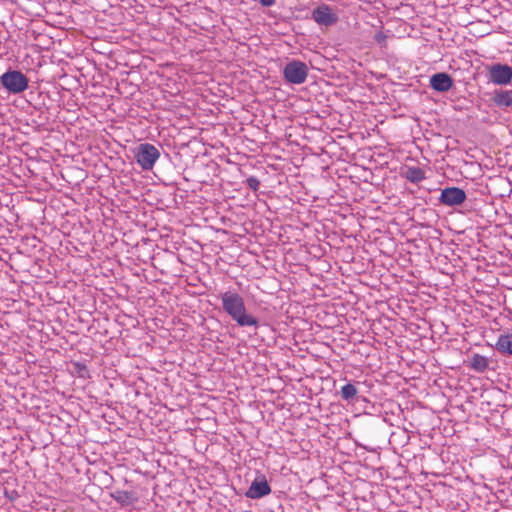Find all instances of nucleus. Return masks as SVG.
<instances>
[{
	"label": "nucleus",
	"mask_w": 512,
	"mask_h": 512,
	"mask_svg": "<svg viewBox=\"0 0 512 512\" xmlns=\"http://www.w3.org/2000/svg\"><path fill=\"white\" fill-rule=\"evenodd\" d=\"M219 297L223 311L231 317L238 326H258V319L247 312L244 298L237 291L228 290L221 293Z\"/></svg>",
	"instance_id": "f257e3e1"
},
{
	"label": "nucleus",
	"mask_w": 512,
	"mask_h": 512,
	"mask_svg": "<svg viewBox=\"0 0 512 512\" xmlns=\"http://www.w3.org/2000/svg\"><path fill=\"white\" fill-rule=\"evenodd\" d=\"M0 83L10 94H20L28 88L29 80L21 71L9 69L0 77Z\"/></svg>",
	"instance_id": "f03ea898"
},
{
	"label": "nucleus",
	"mask_w": 512,
	"mask_h": 512,
	"mask_svg": "<svg viewBox=\"0 0 512 512\" xmlns=\"http://www.w3.org/2000/svg\"><path fill=\"white\" fill-rule=\"evenodd\" d=\"M284 79L291 84H302L308 76V66L299 60L288 62L283 68Z\"/></svg>",
	"instance_id": "7ed1b4c3"
},
{
	"label": "nucleus",
	"mask_w": 512,
	"mask_h": 512,
	"mask_svg": "<svg viewBox=\"0 0 512 512\" xmlns=\"http://www.w3.org/2000/svg\"><path fill=\"white\" fill-rule=\"evenodd\" d=\"M159 157V150L150 143H142L136 149L135 158L143 170H151Z\"/></svg>",
	"instance_id": "20e7f679"
},
{
	"label": "nucleus",
	"mask_w": 512,
	"mask_h": 512,
	"mask_svg": "<svg viewBox=\"0 0 512 512\" xmlns=\"http://www.w3.org/2000/svg\"><path fill=\"white\" fill-rule=\"evenodd\" d=\"M488 78L495 85H508L512 81V67L507 64L495 63L488 68Z\"/></svg>",
	"instance_id": "39448f33"
},
{
	"label": "nucleus",
	"mask_w": 512,
	"mask_h": 512,
	"mask_svg": "<svg viewBox=\"0 0 512 512\" xmlns=\"http://www.w3.org/2000/svg\"><path fill=\"white\" fill-rule=\"evenodd\" d=\"M467 198L465 191L458 187H447L441 191L440 203L448 207L461 205Z\"/></svg>",
	"instance_id": "423d86ee"
},
{
	"label": "nucleus",
	"mask_w": 512,
	"mask_h": 512,
	"mask_svg": "<svg viewBox=\"0 0 512 512\" xmlns=\"http://www.w3.org/2000/svg\"><path fill=\"white\" fill-rule=\"evenodd\" d=\"M312 18L317 24L324 26H331L338 21L337 14L328 4L324 3L313 10Z\"/></svg>",
	"instance_id": "0eeeda50"
},
{
	"label": "nucleus",
	"mask_w": 512,
	"mask_h": 512,
	"mask_svg": "<svg viewBox=\"0 0 512 512\" xmlns=\"http://www.w3.org/2000/svg\"><path fill=\"white\" fill-rule=\"evenodd\" d=\"M271 493V487L264 475H258L251 483L245 496L250 499H259Z\"/></svg>",
	"instance_id": "6e6552de"
},
{
	"label": "nucleus",
	"mask_w": 512,
	"mask_h": 512,
	"mask_svg": "<svg viewBox=\"0 0 512 512\" xmlns=\"http://www.w3.org/2000/svg\"><path fill=\"white\" fill-rule=\"evenodd\" d=\"M453 83V78L445 72L436 73L430 77V87L437 92L449 91Z\"/></svg>",
	"instance_id": "1a4fd4ad"
},
{
	"label": "nucleus",
	"mask_w": 512,
	"mask_h": 512,
	"mask_svg": "<svg viewBox=\"0 0 512 512\" xmlns=\"http://www.w3.org/2000/svg\"><path fill=\"white\" fill-rule=\"evenodd\" d=\"M495 349L502 355H512V329L498 336Z\"/></svg>",
	"instance_id": "9d476101"
},
{
	"label": "nucleus",
	"mask_w": 512,
	"mask_h": 512,
	"mask_svg": "<svg viewBox=\"0 0 512 512\" xmlns=\"http://www.w3.org/2000/svg\"><path fill=\"white\" fill-rule=\"evenodd\" d=\"M111 497L122 506L131 505L137 501L135 493L124 490H116Z\"/></svg>",
	"instance_id": "9b49d317"
},
{
	"label": "nucleus",
	"mask_w": 512,
	"mask_h": 512,
	"mask_svg": "<svg viewBox=\"0 0 512 512\" xmlns=\"http://www.w3.org/2000/svg\"><path fill=\"white\" fill-rule=\"evenodd\" d=\"M469 367L478 373H483L489 367V360L487 357L475 353L470 358Z\"/></svg>",
	"instance_id": "f8f14e48"
},
{
	"label": "nucleus",
	"mask_w": 512,
	"mask_h": 512,
	"mask_svg": "<svg viewBox=\"0 0 512 512\" xmlns=\"http://www.w3.org/2000/svg\"><path fill=\"white\" fill-rule=\"evenodd\" d=\"M493 101L499 107H512V90L496 91L493 97Z\"/></svg>",
	"instance_id": "ddd939ff"
},
{
	"label": "nucleus",
	"mask_w": 512,
	"mask_h": 512,
	"mask_svg": "<svg viewBox=\"0 0 512 512\" xmlns=\"http://www.w3.org/2000/svg\"><path fill=\"white\" fill-rule=\"evenodd\" d=\"M358 389L355 384L347 383L341 387V399L347 403H354L357 401Z\"/></svg>",
	"instance_id": "4468645a"
},
{
	"label": "nucleus",
	"mask_w": 512,
	"mask_h": 512,
	"mask_svg": "<svg viewBox=\"0 0 512 512\" xmlns=\"http://www.w3.org/2000/svg\"><path fill=\"white\" fill-rule=\"evenodd\" d=\"M403 175L412 183H419L425 178L424 171L419 167H407Z\"/></svg>",
	"instance_id": "2eb2a0df"
},
{
	"label": "nucleus",
	"mask_w": 512,
	"mask_h": 512,
	"mask_svg": "<svg viewBox=\"0 0 512 512\" xmlns=\"http://www.w3.org/2000/svg\"><path fill=\"white\" fill-rule=\"evenodd\" d=\"M246 184L254 192H256L260 187V181L255 176L247 178Z\"/></svg>",
	"instance_id": "dca6fc26"
},
{
	"label": "nucleus",
	"mask_w": 512,
	"mask_h": 512,
	"mask_svg": "<svg viewBox=\"0 0 512 512\" xmlns=\"http://www.w3.org/2000/svg\"><path fill=\"white\" fill-rule=\"evenodd\" d=\"M385 35L382 32H379L375 35L374 39L377 43L382 44L385 42Z\"/></svg>",
	"instance_id": "f3484780"
},
{
	"label": "nucleus",
	"mask_w": 512,
	"mask_h": 512,
	"mask_svg": "<svg viewBox=\"0 0 512 512\" xmlns=\"http://www.w3.org/2000/svg\"><path fill=\"white\" fill-rule=\"evenodd\" d=\"M260 4L264 7H271L275 4L276 0H259Z\"/></svg>",
	"instance_id": "a211bd4d"
}]
</instances>
